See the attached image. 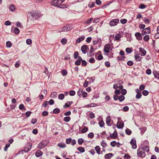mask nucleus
<instances>
[{"label":"nucleus","instance_id":"nucleus-1","mask_svg":"<svg viewBox=\"0 0 159 159\" xmlns=\"http://www.w3.org/2000/svg\"><path fill=\"white\" fill-rule=\"evenodd\" d=\"M29 18L32 20H35L42 16L41 13L38 11H34L28 12L27 14Z\"/></svg>","mask_w":159,"mask_h":159},{"label":"nucleus","instance_id":"nucleus-2","mask_svg":"<svg viewBox=\"0 0 159 159\" xmlns=\"http://www.w3.org/2000/svg\"><path fill=\"white\" fill-rule=\"evenodd\" d=\"M137 154L139 157H145L146 154L144 152L143 149L141 147H139L137 150Z\"/></svg>","mask_w":159,"mask_h":159},{"label":"nucleus","instance_id":"nucleus-3","mask_svg":"<svg viewBox=\"0 0 159 159\" xmlns=\"http://www.w3.org/2000/svg\"><path fill=\"white\" fill-rule=\"evenodd\" d=\"M61 4L60 2V0H54L51 3V5L52 6H55V7H57L60 8H65L66 7V6L65 5H62V6H64L62 7H61L59 6V4Z\"/></svg>","mask_w":159,"mask_h":159},{"label":"nucleus","instance_id":"nucleus-4","mask_svg":"<svg viewBox=\"0 0 159 159\" xmlns=\"http://www.w3.org/2000/svg\"><path fill=\"white\" fill-rule=\"evenodd\" d=\"M119 23V20L116 19L111 20L110 22V25L111 26H115Z\"/></svg>","mask_w":159,"mask_h":159},{"label":"nucleus","instance_id":"nucleus-5","mask_svg":"<svg viewBox=\"0 0 159 159\" xmlns=\"http://www.w3.org/2000/svg\"><path fill=\"white\" fill-rule=\"evenodd\" d=\"M132 148L134 149H135L137 148L136 140L135 139H132L130 142Z\"/></svg>","mask_w":159,"mask_h":159},{"label":"nucleus","instance_id":"nucleus-6","mask_svg":"<svg viewBox=\"0 0 159 159\" xmlns=\"http://www.w3.org/2000/svg\"><path fill=\"white\" fill-rule=\"evenodd\" d=\"M150 33V28L149 27L144 29L142 32V34L144 35L147 34H149Z\"/></svg>","mask_w":159,"mask_h":159},{"label":"nucleus","instance_id":"nucleus-7","mask_svg":"<svg viewBox=\"0 0 159 159\" xmlns=\"http://www.w3.org/2000/svg\"><path fill=\"white\" fill-rule=\"evenodd\" d=\"M110 48V44H106L105 45L104 51V52L106 53L109 52V49Z\"/></svg>","mask_w":159,"mask_h":159},{"label":"nucleus","instance_id":"nucleus-8","mask_svg":"<svg viewBox=\"0 0 159 159\" xmlns=\"http://www.w3.org/2000/svg\"><path fill=\"white\" fill-rule=\"evenodd\" d=\"M32 144L29 143L28 145L25 146L24 149V151L25 152H27L29 151L31 149Z\"/></svg>","mask_w":159,"mask_h":159},{"label":"nucleus","instance_id":"nucleus-9","mask_svg":"<svg viewBox=\"0 0 159 159\" xmlns=\"http://www.w3.org/2000/svg\"><path fill=\"white\" fill-rule=\"evenodd\" d=\"M47 144V143H44L43 141H42L38 145V148L40 149H41L44 148Z\"/></svg>","mask_w":159,"mask_h":159},{"label":"nucleus","instance_id":"nucleus-10","mask_svg":"<svg viewBox=\"0 0 159 159\" xmlns=\"http://www.w3.org/2000/svg\"><path fill=\"white\" fill-rule=\"evenodd\" d=\"M136 39L138 40L142 39V37L141 34L139 32H136L135 34Z\"/></svg>","mask_w":159,"mask_h":159},{"label":"nucleus","instance_id":"nucleus-11","mask_svg":"<svg viewBox=\"0 0 159 159\" xmlns=\"http://www.w3.org/2000/svg\"><path fill=\"white\" fill-rule=\"evenodd\" d=\"M139 51L141 53V56H144L146 54V51L143 48H139Z\"/></svg>","mask_w":159,"mask_h":159},{"label":"nucleus","instance_id":"nucleus-12","mask_svg":"<svg viewBox=\"0 0 159 159\" xmlns=\"http://www.w3.org/2000/svg\"><path fill=\"white\" fill-rule=\"evenodd\" d=\"M124 126V123L121 122H118L117 123V127L118 129H122Z\"/></svg>","mask_w":159,"mask_h":159},{"label":"nucleus","instance_id":"nucleus-13","mask_svg":"<svg viewBox=\"0 0 159 159\" xmlns=\"http://www.w3.org/2000/svg\"><path fill=\"white\" fill-rule=\"evenodd\" d=\"M88 46L86 45H84L81 47V50L82 52L85 54L86 53V49Z\"/></svg>","mask_w":159,"mask_h":159},{"label":"nucleus","instance_id":"nucleus-14","mask_svg":"<svg viewBox=\"0 0 159 159\" xmlns=\"http://www.w3.org/2000/svg\"><path fill=\"white\" fill-rule=\"evenodd\" d=\"M72 29L71 27L67 26L64 27L62 29V30L63 31H70Z\"/></svg>","mask_w":159,"mask_h":159},{"label":"nucleus","instance_id":"nucleus-15","mask_svg":"<svg viewBox=\"0 0 159 159\" xmlns=\"http://www.w3.org/2000/svg\"><path fill=\"white\" fill-rule=\"evenodd\" d=\"M111 119L109 116H108L106 119V123L107 125L108 126H111Z\"/></svg>","mask_w":159,"mask_h":159},{"label":"nucleus","instance_id":"nucleus-16","mask_svg":"<svg viewBox=\"0 0 159 159\" xmlns=\"http://www.w3.org/2000/svg\"><path fill=\"white\" fill-rule=\"evenodd\" d=\"M82 60V58L80 57H79L76 61H75V64L77 66L80 65L81 63V61Z\"/></svg>","mask_w":159,"mask_h":159},{"label":"nucleus","instance_id":"nucleus-17","mask_svg":"<svg viewBox=\"0 0 159 159\" xmlns=\"http://www.w3.org/2000/svg\"><path fill=\"white\" fill-rule=\"evenodd\" d=\"M72 103L73 102L72 101H68L65 103V105L63 107L64 108L66 109L67 107H68L70 106Z\"/></svg>","mask_w":159,"mask_h":159},{"label":"nucleus","instance_id":"nucleus-18","mask_svg":"<svg viewBox=\"0 0 159 159\" xmlns=\"http://www.w3.org/2000/svg\"><path fill=\"white\" fill-rule=\"evenodd\" d=\"M43 154L42 152L40 150H38L35 153V155L36 157H39L41 156Z\"/></svg>","mask_w":159,"mask_h":159},{"label":"nucleus","instance_id":"nucleus-19","mask_svg":"<svg viewBox=\"0 0 159 159\" xmlns=\"http://www.w3.org/2000/svg\"><path fill=\"white\" fill-rule=\"evenodd\" d=\"M110 136L112 138L115 139L117 136V132L115 130L112 134H111Z\"/></svg>","mask_w":159,"mask_h":159},{"label":"nucleus","instance_id":"nucleus-20","mask_svg":"<svg viewBox=\"0 0 159 159\" xmlns=\"http://www.w3.org/2000/svg\"><path fill=\"white\" fill-rule=\"evenodd\" d=\"M84 39V36H82L80 38H78L76 40V42L79 43L81 41H83Z\"/></svg>","mask_w":159,"mask_h":159},{"label":"nucleus","instance_id":"nucleus-21","mask_svg":"<svg viewBox=\"0 0 159 159\" xmlns=\"http://www.w3.org/2000/svg\"><path fill=\"white\" fill-rule=\"evenodd\" d=\"M134 57L135 60L137 61H140L142 59L141 57L138 55H135L134 56Z\"/></svg>","mask_w":159,"mask_h":159},{"label":"nucleus","instance_id":"nucleus-22","mask_svg":"<svg viewBox=\"0 0 159 159\" xmlns=\"http://www.w3.org/2000/svg\"><path fill=\"white\" fill-rule=\"evenodd\" d=\"M113 156V154L112 153H109L108 154H106L105 155V157L110 159Z\"/></svg>","mask_w":159,"mask_h":159},{"label":"nucleus","instance_id":"nucleus-23","mask_svg":"<svg viewBox=\"0 0 159 159\" xmlns=\"http://www.w3.org/2000/svg\"><path fill=\"white\" fill-rule=\"evenodd\" d=\"M15 6L13 4H11L9 7L10 10L11 11H14L15 9Z\"/></svg>","mask_w":159,"mask_h":159},{"label":"nucleus","instance_id":"nucleus-24","mask_svg":"<svg viewBox=\"0 0 159 159\" xmlns=\"http://www.w3.org/2000/svg\"><path fill=\"white\" fill-rule=\"evenodd\" d=\"M58 147L60 148H64L66 147V144L64 143H59L57 144Z\"/></svg>","mask_w":159,"mask_h":159},{"label":"nucleus","instance_id":"nucleus-25","mask_svg":"<svg viewBox=\"0 0 159 159\" xmlns=\"http://www.w3.org/2000/svg\"><path fill=\"white\" fill-rule=\"evenodd\" d=\"M95 149L97 153L99 154H100V148L99 146H96L95 148Z\"/></svg>","mask_w":159,"mask_h":159},{"label":"nucleus","instance_id":"nucleus-26","mask_svg":"<svg viewBox=\"0 0 159 159\" xmlns=\"http://www.w3.org/2000/svg\"><path fill=\"white\" fill-rule=\"evenodd\" d=\"M65 97V95L61 93L58 96V98L59 99L61 100H63Z\"/></svg>","mask_w":159,"mask_h":159},{"label":"nucleus","instance_id":"nucleus-27","mask_svg":"<svg viewBox=\"0 0 159 159\" xmlns=\"http://www.w3.org/2000/svg\"><path fill=\"white\" fill-rule=\"evenodd\" d=\"M125 98V97L122 95H120L118 97V99L120 102L123 101Z\"/></svg>","mask_w":159,"mask_h":159},{"label":"nucleus","instance_id":"nucleus-28","mask_svg":"<svg viewBox=\"0 0 159 159\" xmlns=\"http://www.w3.org/2000/svg\"><path fill=\"white\" fill-rule=\"evenodd\" d=\"M60 112V110L58 108H56L54 109L53 111V112L54 114L58 113Z\"/></svg>","mask_w":159,"mask_h":159},{"label":"nucleus","instance_id":"nucleus-29","mask_svg":"<svg viewBox=\"0 0 159 159\" xmlns=\"http://www.w3.org/2000/svg\"><path fill=\"white\" fill-rule=\"evenodd\" d=\"M98 105L95 103H91L88 105V107H92L98 106Z\"/></svg>","mask_w":159,"mask_h":159},{"label":"nucleus","instance_id":"nucleus-30","mask_svg":"<svg viewBox=\"0 0 159 159\" xmlns=\"http://www.w3.org/2000/svg\"><path fill=\"white\" fill-rule=\"evenodd\" d=\"M70 116L65 117L63 119L66 122H68L70 120Z\"/></svg>","mask_w":159,"mask_h":159},{"label":"nucleus","instance_id":"nucleus-31","mask_svg":"<svg viewBox=\"0 0 159 159\" xmlns=\"http://www.w3.org/2000/svg\"><path fill=\"white\" fill-rule=\"evenodd\" d=\"M88 130V128L86 127H85L83 128L81 131L82 133L83 134L87 132Z\"/></svg>","mask_w":159,"mask_h":159},{"label":"nucleus","instance_id":"nucleus-32","mask_svg":"<svg viewBox=\"0 0 159 159\" xmlns=\"http://www.w3.org/2000/svg\"><path fill=\"white\" fill-rule=\"evenodd\" d=\"M99 126L101 127H102L104 126V123L102 120H101L98 123Z\"/></svg>","mask_w":159,"mask_h":159},{"label":"nucleus","instance_id":"nucleus-33","mask_svg":"<svg viewBox=\"0 0 159 159\" xmlns=\"http://www.w3.org/2000/svg\"><path fill=\"white\" fill-rule=\"evenodd\" d=\"M14 32L15 34H18L20 33V30L17 28L15 27L14 29Z\"/></svg>","mask_w":159,"mask_h":159},{"label":"nucleus","instance_id":"nucleus-34","mask_svg":"<svg viewBox=\"0 0 159 159\" xmlns=\"http://www.w3.org/2000/svg\"><path fill=\"white\" fill-rule=\"evenodd\" d=\"M95 5L94 2H90L89 4V7L90 8L93 7Z\"/></svg>","mask_w":159,"mask_h":159},{"label":"nucleus","instance_id":"nucleus-35","mask_svg":"<svg viewBox=\"0 0 159 159\" xmlns=\"http://www.w3.org/2000/svg\"><path fill=\"white\" fill-rule=\"evenodd\" d=\"M94 51V48L93 47H91L90 48V51L89 55L90 57H91L92 56V53Z\"/></svg>","mask_w":159,"mask_h":159},{"label":"nucleus","instance_id":"nucleus-36","mask_svg":"<svg viewBox=\"0 0 159 159\" xmlns=\"http://www.w3.org/2000/svg\"><path fill=\"white\" fill-rule=\"evenodd\" d=\"M149 93L148 92L147 90H144L142 92V94L144 96H147Z\"/></svg>","mask_w":159,"mask_h":159},{"label":"nucleus","instance_id":"nucleus-37","mask_svg":"<svg viewBox=\"0 0 159 159\" xmlns=\"http://www.w3.org/2000/svg\"><path fill=\"white\" fill-rule=\"evenodd\" d=\"M125 132L126 134L129 135H130L132 133L131 131L128 129H126L125 130Z\"/></svg>","mask_w":159,"mask_h":159},{"label":"nucleus","instance_id":"nucleus-38","mask_svg":"<svg viewBox=\"0 0 159 159\" xmlns=\"http://www.w3.org/2000/svg\"><path fill=\"white\" fill-rule=\"evenodd\" d=\"M77 150L81 152H84L85 151L84 148L82 147H79L78 148Z\"/></svg>","mask_w":159,"mask_h":159},{"label":"nucleus","instance_id":"nucleus-39","mask_svg":"<svg viewBox=\"0 0 159 159\" xmlns=\"http://www.w3.org/2000/svg\"><path fill=\"white\" fill-rule=\"evenodd\" d=\"M61 73L63 76H66L67 74V71L65 70H63L61 72Z\"/></svg>","mask_w":159,"mask_h":159},{"label":"nucleus","instance_id":"nucleus-40","mask_svg":"<svg viewBox=\"0 0 159 159\" xmlns=\"http://www.w3.org/2000/svg\"><path fill=\"white\" fill-rule=\"evenodd\" d=\"M149 39V36L148 35H145L144 38L143 40L145 41H148Z\"/></svg>","mask_w":159,"mask_h":159},{"label":"nucleus","instance_id":"nucleus-41","mask_svg":"<svg viewBox=\"0 0 159 159\" xmlns=\"http://www.w3.org/2000/svg\"><path fill=\"white\" fill-rule=\"evenodd\" d=\"M61 43L63 44H65L67 43V40L64 38H62L61 41Z\"/></svg>","mask_w":159,"mask_h":159},{"label":"nucleus","instance_id":"nucleus-42","mask_svg":"<svg viewBox=\"0 0 159 159\" xmlns=\"http://www.w3.org/2000/svg\"><path fill=\"white\" fill-rule=\"evenodd\" d=\"M78 142L80 145H81L84 142V140L80 138L78 140Z\"/></svg>","mask_w":159,"mask_h":159},{"label":"nucleus","instance_id":"nucleus-43","mask_svg":"<svg viewBox=\"0 0 159 159\" xmlns=\"http://www.w3.org/2000/svg\"><path fill=\"white\" fill-rule=\"evenodd\" d=\"M88 136L89 138H93L94 136V134L92 132L89 133L88 135Z\"/></svg>","mask_w":159,"mask_h":159},{"label":"nucleus","instance_id":"nucleus-44","mask_svg":"<svg viewBox=\"0 0 159 159\" xmlns=\"http://www.w3.org/2000/svg\"><path fill=\"white\" fill-rule=\"evenodd\" d=\"M142 148L143 149L144 152L145 151L147 152H148L149 151V148L148 147L144 146Z\"/></svg>","mask_w":159,"mask_h":159},{"label":"nucleus","instance_id":"nucleus-45","mask_svg":"<svg viewBox=\"0 0 159 159\" xmlns=\"http://www.w3.org/2000/svg\"><path fill=\"white\" fill-rule=\"evenodd\" d=\"M10 144L9 143H7L5 145V146L4 148V150L5 151H7V148L10 147Z\"/></svg>","mask_w":159,"mask_h":159},{"label":"nucleus","instance_id":"nucleus-46","mask_svg":"<svg viewBox=\"0 0 159 159\" xmlns=\"http://www.w3.org/2000/svg\"><path fill=\"white\" fill-rule=\"evenodd\" d=\"M121 36L119 34H117L115 36V39L116 40H118L120 39Z\"/></svg>","mask_w":159,"mask_h":159},{"label":"nucleus","instance_id":"nucleus-47","mask_svg":"<svg viewBox=\"0 0 159 159\" xmlns=\"http://www.w3.org/2000/svg\"><path fill=\"white\" fill-rule=\"evenodd\" d=\"M125 51L126 52L130 53L132 52V50L130 48H128L126 49Z\"/></svg>","mask_w":159,"mask_h":159},{"label":"nucleus","instance_id":"nucleus-48","mask_svg":"<svg viewBox=\"0 0 159 159\" xmlns=\"http://www.w3.org/2000/svg\"><path fill=\"white\" fill-rule=\"evenodd\" d=\"M56 93H52L51 95V97L53 98H56L57 97V94H56Z\"/></svg>","mask_w":159,"mask_h":159},{"label":"nucleus","instance_id":"nucleus-49","mask_svg":"<svg viewBox=\"0 0 159 159\" xmlns=\"http://www.w3.org/2000/svg\"><path fill=\"white\" fill-rule=\"evenodd\" d=\"M75 92L73 90H71L69 92V94L71 96H73L75 95Z\"/></svg>","mask_w":159,"mask_h":159},{"label":"nucleus","instance_id":"nucleus-50","mask_svg":"<svg viewBox=\"0 0 159 159\" xmlns=\"http://www.w3.org/2000/svg\"><path fill=\"white\" fill-rule=\"evenodd\" d=\"M19 108L20 110H25V107L24 105L23 104H21L19 105Z\"/></svg>","mask_w":159,"mask_h":159},{"label":"nucleus","instance_id":"nucleus-51","mask_svg":"<svg viewBox=\"0 0 159 159\" xmlns=\"http://www.w3.org/2000/svg\"><path fill=\"white\" fill-rule=\"evenodd\" d=\"M6 46L7 47L10 48L11 46V43L10 41H8L6 42Z\"/></svg>","mask_w":159,"mask_h":159},{"label":"nucleus","instance_id":"nucleus-52","mask_svg":"<svg viewBox=\"0 0 159 159\" xmlns=\"http://www.w3.org/2000/svg\"><path fill=\"white\" fill-rule=\"evenodd\" d=\"M101 144L102 146L104 148L105 147L107 146V144L103 140L101 142Z\"/></svg>","mask_w":159,"mask_h":159},{"label":"nucleus","instance_id":"nucleus-53","mask_svg":"<svg viewBox=\"0 0 159 159\" xmlns=\"http://www.w3.org/2000/svg\"><path fill=\"white\" fill-rule=\"evenodd\" d=\"M79 53L78 52H75L74 54V57L75 59H76L78 57Z\"/></svg>","mask_w":159,"mask_h":159},{"label":"nucleus","instance_id":"nucleus-54","mask_svg":"<svg viewBox=\"0 0 159 159\" xmlns=\"http://www.w3.org/2000/svg\"><path fill=\"white\" fill-rule=\"evenodd\" d=\"M48 114V113L47 111H44L42 113V115L43 116H46Z\"/></svg>","mask_w":159,"mask_h":159},{"label":"nucleus","instance_id":"nucleus-55","mask_svg":"<svg viewBox=\"0 0 159 159\" xmlns=\"http://www.w3.org/2000/svg\"><path fill=\"white\" fill-rule=\"evenodd\" d=\"M125 58V57L123 56H118L117 59L118 60H124Z\"/></svg>","mask_w":159,"mask_h":159},{"label":"nucleus","instance_id":"nucleus-56","mask_svg":"<svg viewBox=\"0 0 159 159\" xmlns=\"http://www.w3.org/2000/svg\"><path fill=\"white\" fill-rule=\"evenodd\" d=\"M83 90L81 89H80L79 90L78 92H77V94L80 97L81 96V94L82 93Z\"/></svg>","mask_w":159,"mask_h":159},{"label":"nucleus","instance_id":"nucleus-57","mask_svg":"<svg viewBox=\"0 0 159 159\" xmlns=\"http://www.w3.org/2000/svg\"><path fill=\"white\" fill-rule=\"evenodd\" d=\"M26 43L28 45H30L32 43V40L30 39H28L26 41Z\"/></svg>","mask_w":159,"mask_h":159},{"label":"nucleus","instance_id":"nucleus-58","mask_svg":"<svg viewBox=\"0 0 159 159\" xmlns=\"http://www.w3.org/2000/svg\"><path fill=\"white\" fill-rule=\"evenodd\" d=\"M81 61L82 62V65L85 66L87 65V63L84 60H83L82 59V60Z\"/></svg>","mask_w":159,"mask_h":159},{"label":"nucleus","instance_id":"nucleus-59","mask_svg":"<svg viewBox=\"0 0 159 159\" xmlns=\"http://www.w3.org/2000/svg\"><path fill=\"white\" fill-rule=\"evenodd\" d=\"M105 99L106 101L108 102L110 99V97L108 95H107L105 98Z\"/></svg>","mask_w":159,"mask_h":159},{"label":"nucleus","instance_id":"nucleus-60","mask_svg":"<svg viewBox=\"0 0 159 159\" xmlns=\"http://www.w3.org/2000/svg\"><path fill=\"white\" fill-rule=\"evenodd\" d=\"M90 117L91 119H93L95 117V115L94 113L93 112H91L89 114Z\"/></svg>","mask_w":159,"mask_h":159},{"label":"nucleus","instance_id":"nucleus-61","mask_svg":"<svg viewBox=\"0 0 159 159\" xmlns=\"http://www.w3.org/2000/svg\"><path fill=\"white\" fill-rule=\"evenodd\" d=\"M4 24L6 25H11V23L10 21L7 20L5 22Z\"/></svg>","mask_w":159,"mask_h":159},{"label":"nucleus","instance_id":"nucleus-62","mask_svg":"<svg viewBox=\"0 0 159 159\" xmlns=\"http://www.w3.org/2000/svg\"><path fill=\"white\" fill-rule=\"evenodd\" d=\"M145 86L143 84H141V85L139 87V89H140L141 90H143L145 88Z\"/></svg>","mask_w":159,"mask_h":159},{"label":"nucleus","instance_id":"nucleus-63","mask_svg":"<svg viewBox=\"0 0 159 159\" xmlns=\"http://www.w3.org/2000/svg\"><path fill=\"white\" fill-rule=\"evenodd\" d=\"M127 93L126 90L125 89H123L121 91V93L124 95H125Z\"/></svg>","mask_w":159,"mask_h":159},{"label":"nucleus","instance_id":"nucleus-64","mask_svg":"<svg viewBox=\"0 0 159 159\" xmlns=\"http://www.w3.org/2000/svg\"><path fill=\"white\" fill-rule=\"evenodd\" d=\"M133 62L132 61H128L127 62V64L129 66H132L133 65Z\"/></svg>","mask_w":159,"mask_h":159}]
</instances>
